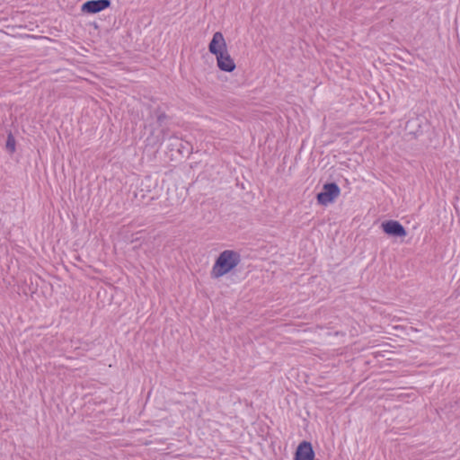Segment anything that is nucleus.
Listing matches in <instances>:
<instances>
[{
  "mask_svg": "<svg viewBox=\"0 0 460 460\" xmlns=\"http://www.w3.org/2000/svg\"><path fill=\"white\" fill-rule=\"evenodd\" d=\"M241 262V255L233 250H225L219 253L210 271L212 279H219L231 272Z\"/></svg>",
  "mask_w": 460,
  "mask_h": 460,
  "instance_id": "obj_1",
  "label": "nucleus"
},
{
  "mask_svg": "<svg viewBox=\"0 0 460 460\" xmlns=\"http://www.w3.org/2000/svg\"><path fill=\"white\" fill-rule=\"evenodd\" d=\"M340 194L341 189L336 182H326L322 190L317 193L316 200L319 205L327 206L333 203Z\"/></svg>",
  "mask_w": 460,
  "mask_h": 460,
  "instance_id": "obj_2",
  "label": "nucleus"
},
{
  "mask_svg": "<svg viewBox=\"0 0 460 460\" xmlns=\"http://www.w3.org/2000/svg\"><path fill=\"white\" fill-rule=\"evenodd\" d=\"M381 228L389 236L405 237L407 231L405 227L396 220H386L381 224Z\"/></svg>",
  "mask_w": 460,
  "mask_h": 460,
  "instance_id": "obj_3",
  "label": "nucleus"
},
{
  "mask_svg": "<svg viewBox=\"0 0 460 460\" xmlns=\"http://www.w3.org/2000/svg\"><path fill=\"white\" fill-rule=\"evenodd\" d=\"M111 4V0H90L82 4L81 12L86 14H95L109 8Z\"/></svg>",
  "mask_w": 460,
  "mask_h": 460,
  "instance_id": "obj_4",
  "label": "nucleus"
},
{
  "mask_svg": "<svg viewBox=\"0 0 460 460\" xmlns=\"http://www.w3.org/2000/svg\"><path fill=\"white\" fill-rule=\"evenodd\" d=\"M208 51L215 56L227 51V45L221 31H217L213 34L212 40L208 44Z\"/></svg>",
  "mask_w": 460,
  "mask_h": 460,
  "instance_id": "obj_5",
  "label": "nucleus"
},
{
  "mask_svg": "<svg viewBox=\"0 0 460 460\" xmlns=\"http://www.w3.org/2000/svg\"><path fill=\"white\" fill-rule=\"evenodd\" d=\"M314 456L311 442L304 440L297 446L294 460H314Z\"/></svg>",
  "mask_w": 460,
  "mask_h": 460,
  "instance_id": "obj_6",
  "label": "nucleus"
},
{
  "mask_svg": "<svg viewBox=\"0 0 460 460\" xmlns=\"http://www.w3.org/2000/svg\"><path fill=\"white\" fill-rule=\"evenodd\" d=\"M217 67L224 72H233L236 66L228 51L216 56Z\"/></svg>",
  "mask_w": 460,
  "mask_h": 460,
  "instance_id": "obj_7",
  "label": "nucleus"
},
{
  "mask_svg": "<svg viewBox=\"0 0 460 460\" xmlns=\"http://www.w3.org/2000/svg\"><path fill=\"white\" fill-rule=\"evenodd\" d=\"M169 140L171 141L169 147L172 151L176 149L177 152L181 155H189L190 153L191 146L189 142H183L181 139L175 136H171Z\"/></svg>",
  "mask_w": 460,
  "mask_h": 460,
  "instance_id": "obj_8",
  "label": "nucleus"
},
{
  "mask_svg": "<svg viewBox=\"0 0 460 460\" xmlns=\"http://www.w3.org/2000/svg\"><path fill=\"white\" fill-rule=\"evenodd\" d=\"M15 144L16 142L14 137L12 133H9L5 143L6 150L9 153L13 154L15 151Z\"/></svg>",
  "mask_w": 460,
  "mask_h": 460,
  "instance_id": "obj_9",
  "label": "nucleus"
},
{
  "mask_svg": "<svg viewBox=\"0 0 460 460\" xmlns=\"http://www.w3.org/2000/svg\"><path fill=\"white\" fill-rule=\"evenodd\" d=\"M157 124L161 127L168 119V116L160 109L155 111Z\"/></svg>",
  "mask_w": 460,
  "mask_h": 460,
  "instance_id": "obj_10",
  "label": "nucleus"
},
{
  "mask_svg": "<svg viewBox=\"0 0 460 460\" xmlns=\"http://www.w3.org/2000/svg\"><path fill=\"white\" fill-rule=\"evenodd\" d=\"M168 133V129L167 128H163L161 131H160V136H157L155 137V140L152 141L151 144L152 145H162L163 142L165 140V137H166V135Z\"/></svg>",
  "mask_w": 460,
  "mask_h": 460,
  "instance_id": "obj_11",
  "label": "nucleus"
}]
</instances>
